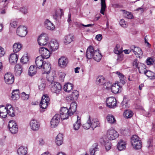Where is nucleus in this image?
I'll return each instance as SVG.
<instances>
[{
	"instance_id": "nucleus-1",
	"label": "nucleus",
	"mask_w": 155,
	"mask_h": 155,
	"mask_svg": "<svg viewBox=\"0 0 155 155\" xmlns=\"http://www.w3.org/2000/svg\"><path fill=\"white\" fill-rule=\"evenodd\" d=\"M131 143L134 149L139 150L142 147V143L139 137L137 135H134L131 138Z\"/></svg>"
},
{
	"instance_id": "nucleus-2",
	"label": "nucleus",
	"mask_w": 155,
	"mask_h": 155,
	"mask_svg": "<svg viewBox=\"0 0 155 155\" xmlns=\"http://www.w3.org/2000/svg\"><path fill=\"white\" fill-rule=\"evenodd\" d=\"M54 11L53 18L55 21H59L64 15V11L62 9L58 8L54 9Z\"/></svg>"
},
{
	"instance_id": "nucleus-3",
	"label": "nucleus",
	"mask_w": 155,
	"mask_h": 155,
	"mask_svg": "<svg viewBox=\"0 0 155 155\" xmlns=\"http://www.w3.org/2000/svg\"><path fill=\"white\" fill-rule=\"evenodd\" d=\"M48 40V36L45 33L41 34L38 39V44L41 46H45L47 44Z\"/></svg>"
},
{
	"instance_id": "nucleus-4",
	"label": "nucleus",
	"mask_w": 155,
	"mask_h": 155,
	"mask_svg": "<svg viewBox=\"0 0 155 155\" xmlns=\"http://www.w3.org/2000/svg\"><path fill=\"white\" fill-rule=\"evenodd\" d=\"M119 136L117 132L113 129H109L107 133V138L109 140H112L116 139Z\"/></svg>"
},
{
	"instance_id": "nucleus-5",
	"label": "nucleus",
	"mask_w": 155,
	"mask_h": 155,
	"mask_svg": "<svg viewBox=\"0 0 155 155\" xmlns=\"http://www.w3.org/2000/svg\"><path fill=\"white\" fill-rule=\"evenodd\" d=\"M61 89V86L59 83L56 82L51 83V90L52 93L58 94Z\"/></svg>"
},
{
	"instance_id": "nucleus-6",
	"label": "nucleus",
	"mask_w": 155,
	"mask_h": 155,
	"mask_svg": "<svg viewBox=\"0 0 155 155\" xmlns=\"http://www.w3.org/2000/svg\"><path fill=\"white\" fill-rule=\"evenodd\" d=\"M70 113L71 112L69 111V109L67 107H62L60 111V114L61 115V119L63 120L68 119L69 116L72 115L70 114Z\"/></svg>"
},
{
	"instance_id": "nucleus-7",
	"label": "nucleus",
	"mask_w": 155,
	"mask_h": 155,
	"mask_svg": "<svg viewBox=\"0 0 155 155\" xmlns=\"http://www.w3.org/2000/svg\"><path fill=\"white\" fill-rule=\"evenodd\" d=\"M107 106L110 108H115L117 105L116 99L114 97H110L106 101Z\"/></svg>"
},
{
	"instance_id": "nucleus-8",
	"label": "nucleus",
	"mask_w": 155,
	"mask_h": 155,
	"mask_svg": "<svg viewBox=\"0 0 155 155\" xmlns=\"http://www.w3.org/2000/svg\"><path fill=\"white\" fill-rule=\"evenodd\" d=\"M27 28L25 26H20L17 28L16 33L18 35L21 37L25 36L27 33Z\"/></svg>"
},
{
	"instance_id": "nucleus-9",
	"label": "nucleus",
	"mask_w": 155,
	"mask_h": 155,
	"mask_svg": "<svg viewBox=\"0 0 155 155\" xmlns=\"http://www.w3.org/2000/svg\"><path fill=\"white\" fill-rule=\"evenodd\" d=\"M39 52L41 55L40 56H42L44 58L47 59L50 56V51L46 48H40L39 50Z\"/></svg>"
},
{
	"instance_id": "nucleus-10",
	"label": "nucleus",
	"mask_w": 155,
	"mask_h": 155,
	"mask_svg": "<svg viewBox=\"0 0 155 155\" xmlns=\"http://www.w3.org/2000/svg\"><path fill=\"white\" fill-rule=\"evenodd\" d=\"M8 127L10 131L12 134H15L17 132L18 127L15 121L13 120L9 121Z\"/></svg>"
},
{
	"instance_id": "nucleus-11",
	"label": "nucleus",
	"mask_w": 155,
	"mask_h": 155,
	"mask_svg": "<svg viewBox=\"0 0 155 155\" xmlns=\"http://www.w3.org/2000/svg\"><path fill=\"white\" fill-rule=\"evenodd\" d=\"M60 117L61 115L59 114H56L53 117L51 121V128H55L57 126L60 122Z\"/></svg>"
},
{
	"instance_id": "nucleus-12",
	"label": "nucleus",
	"mask_w": 155,
	"mask_h": 155,
	"mask_svg": "<svg viewBox=\"0 0 155 155\" xmlns=\"http://www.w3.org/2000/svg\"><path fill=\"white\" fill-rule=\"evenodd\" d=\"M5 82L7 84H12L14 81V78L13 75L12 73L6 74L4 77Z\"/></svg>"
},
{
	"instance_id": "nucleus-13",
	"label": "nucleus",
	"mask_w": 155,
	"mask_h": 155,
	"mask_svg": "<svg viewBox=\"0 0 155 155\" xmlns=\"http://www.w3.org/2000/svg\"><path fill=\"white\" fill-rule=\"evenodd\" d=\"M48 46L50 49V50H51L52 51H53L58 48L59 44L56 40L52 39L49 43Z\"/></svg>"
},
{
	"instance_id": "nucleus-14",
	"label": "nucleus",
	"mask_w": 155,
	"mask_h": 155,
	"mask_svg": "<svg viewBox=\"0 0 155 155\" xmlns=\"http://www.w3.org/2000/svg\"><path fill=\"white\" fill-rule=\"evenodd\" d=\"M30 125L32 130L34 131L38 130L40 127V124L37 120L35 119H32L30 122Z\"/></svg>"
},
{
	"instance_id": "nucleus-15",
	"label": "nucleus",
	"mask_w": 155,
	"mask_h": 155,
	"mask_svg": "<svg viewBox=\"0 0 155 155\" xmlns=\"http://www.w3.org/2000/svg\"><path fill=\"white\" fill-rule=\"evenodd\" d=\"M131 51L137 55V57L140 58L143 54L142 50L139 48L136 47L135 45H132L131 47Z\"/></svg>"
},
{
	"instance_id": "nucleus-16",
	"label": "nucleus",
	"mask_w": 155,
	"mask_h": 155,
	"mask_svg": "<svg viewBox=\"0 0 155 155\" xmlns=\"http://www.w3.org/2000/svg\"><path fill=\"white\" fill-rule=\"evenodd\" d=\"M42 71L43 74L49 73L51 70V64L48 62H45L42 66Z\"/></svg>"
},
{
	"instance_id": "nucleus-17",
	"label": "nucleus",
	"mask_w": 155,
	"mask_h": 155,
	"mask_svg": "<svg viewBox=\"0 0 155 155\" xmlns=\"http://www.w3.org/2000/svg\"><path fill=\"white\" fill-rule=\"evenodd\" d=\"M68 62V59L66 58L62 57L58 60V65L61 67L64 68L66 66Z\"/></svg>"
},
{
	"instance_id": "nucleus-18",
	"label": "nucleus",
	"mask_w": 155,
	"mask_h": 155,
	"mask_svg": "<svg viewBox=\"0 0 155 155\" xmlns=\"http://www.w3.org/2000/svg\"><path fill=\"white\" fill-rule=\"evenodd\" d=\"M95 50L92 46H90L87 48L86 53V56L87 58L90 59L94 56Z\"/></svg>"
},
{
	"instance_id": "nucleus-19",
	"label": "nucleus",
	"mask_w": 155,
	"mask_h": 155,
	"mask_svg": "<svg viewBox=\"0 0 155 155\" xmlns=\"http://www.w3.org/2000/svg\"><path fill=\"white\" fill-rule=\"evenodd\" d=\"M35 63L36 66L39 69L43 66L44 63H45L43 61V58L41 56H39L36 58Z\"/></svg>"
},
{
	"instance_id": "nucleus-20",
	"label": "nucleus",
	"mask_w": 155,
	"mask_h": 155,
	"mask_svg": "<svg viewBox=\"0 0 155 155\" xmlns=\"http://www.w3.org/2000/svg\"><path fill=\"white\" fill-rule=\"evenodd\" d=\"M45 27L48 30H53L55 28V26L49 20L47 19L45 21Z\"/></svg>"
},
{
	"instance_id": "nucleus-21",
	"label": "nucleus",
	"mask_w": 155,
	"mask_h": 155,
	"mask_svg": "<svg viewBox=\"0 0 155 155\" xmlns=\"http://www.w3.org/2000/svg\"><path fill=\"white\" fill-rule=\"evenodd\" d=\"M110 88L112 92L114 94H116L121 91V87L118 84H113Z\"/></svg>"
},
{
	"instance_id": "nucleus-22",
	"label": "nucleus",
	"mask_w": 155,
	"mask_h": 155,
	"mask_svg": "<svg viewBox=\"0 0 155 155\" xmlns=\"http://www.w3.org/2000/svg\"><path fill=\"white\" fill-rule=\"evenodd\" d=\"M27 147L21 146L18 148L17 152L18 155H26L27 153Z\"/></svg>"
},
{
	"instance_id": "nucleus-23",
	"label": "nucleus",
	"mask_w": 155,
	"mask_h": 155,
	"mask_svg": "<svg viewBox=\"0 0 155 155\" xmlns=\"http://www.w3.org/2000/svg\"><path fill=\"white\" fill-rule=\"evenodd\" d=\"M55 142L58 146L61 145L63 142V135L62 134L59 133L56 137Z\"/></svg>"
},
{
	"instance_id": "nucleus-24",
	"label": "nucleus",
	"mask_w": 155,
	"mask_h": 155,
	"mask_svg": "<svg viewBox=\"0 0 155 155\" xmlns=\"http://www.w3.org/2000/svg\"><path fill=\"white\" fill-rule=\"evenodd\" d=\"M18 55L16 54H11L9 58V62L11 64L16 63L18 61Z\"/></svg>"
},
{
	"instance_id": "nucleus-25",
	"label": "nucleus",
	"mask_w": 155,
	"mask_h": 155,
	"mask_svg": "<svg viewBox=\"0 0 155 155\" xmlns=\"http://www.w3.org/2000/svg\"><path fill=\"white\" fill-rule=\"evenodd\" d=\"M126 143L125 142L121 140L119 141L117 145V147L118 150L120 151L124 150L126 148Z\"/></svg>"
},
{
	"instance_id": "nucleus-26",
	"label": "nucleus",
	"mask_w": 155,
	"mask_h": 155,
	"mask_svg": "<svg viewBox=\"0 0 155 155\" xmlns=\"http://www.w3.org/2000/svg\"><path fill=\"white\" fill-rule=\"evenodd\" d=\"M91 127L93 129L97 127L100 126V123L97 119L94 118L91 121Z\"/></svg>"
},
{
	"instance_id": "nucleus-27",
	"label": "nucleus",
	"mask_w": 155,
	"mask_h": 155,
	"mask_svg": "<svg viewBox=\"0 0 155 155\" xmlns=\"http://www.w3.org/2000/svg\"><path fill=\"white\" fill-rule=\"evenodd\" d=\"M22 68L20 64H18L15 66V71L16 76H19L22 73Z\"/></svg>"
},
{
	"instance_id": "nucleus-28",
	"label": "nucleus",
	"mask_w": 155,
	"mask_h": 155,
	"mask_svg": "<svg viewBox=\"0 0 155 155\" xmlns=\"http://www.w3.org/2000/svg\"><path fill=\"white\" fill-rule=\"evenodd\" d=\"M98 51V50H95L94 56L93 57V59L97 61H99L102 58V55Z\"/></svg>"
},
{
	"instance_id": "nucleus-29",
	"label": "nucleus",
	"mask_w": 155,
	"mask_h": 155,
	"mask_svg": "<svg viewBox=\"0 0 155 155\" xmlns=\"http://www.w3.org/2000/svg\"><path fill=\"white\" fill-rule=\"evenodd\" d=\"M105 78L103 76H99L96 79V83L97 85H103L105 83Z\"/></svg>"
},
{
	"instance_id": "nucleus-30",
	"label": "nucleus",
	"mask_w": 155,
	"mask_h": 155,
	"mask_svg": "<svg viewBox=\"0 0 155 155\" xmlns=\"http://www.w3.org/2000/svg\"><path fill=\"white\" fill-rule=\"evenodd\" d=\"M19 97V93L18 89L14 90L12 92V100H17Z\"/></svg>"
},
{
	"instance_id": "nucleus-31",
	"label": "nucleus",
	"mask_w": 155,
	"mask_h": 155,
	"mask_svg": "<svg viewBox=\"0 0 155 155\" xmlns=\"http://www.w3.org/2000/svg\"><path fill=\"white\" fill-rule=\"evenodd\" d=\"M37 68L36 67L35 68L34 65H31L29 68L28 71V74L31 76H34L36 72V68Z\"/></svg>"
},
{
	"instance_id": "nucleus-32",
	"label": "nucleus",
	"mask_w": 155,
	"mask_h": 155,
	"mask_svg": "<svg viewBox=\"0 0 155 155\" xmlns=\"http://www.w3.org/2000/svg\"><path fill=\"white\" fill-rule=\"evenodd\" d=\"M77 104L75 102H72L70 104V107L69 108V111L71 113L70 114L73 115L76 110Z\"/></svg>"
},
{
	"instance_id": "nucleus-33",
	"label": "nucleus",
	"mask_w": 155,
	"mask_h": 155,
	"mask_svg": "<svg viewBox=\"0 0 155 155\" xmlns=\"http://www.w3.org/2000/svg\"><path fill=\"white\" fill-rule=\"evenodd\" d=\"M22 45L19 43H15L13 46V51L14 53H17L21 48Z\"/></svg>"
},
{
	"instance_id": "nucleus-34",
	"label": "nucleus",
	"mask_w": 155,
	"mask_h": 155,
	"mask_svg": "<svg viewBox=\"0 0 155 155\" xmlns=\"http://www.w3.org/2000/svg\"><path fill=\"white\" fill-rule=\"evenodd\" d=\"M46 100H47L45 101L44 100V98L42 97L40 104V105L42 109H45L46 108L49 104V103H48V99H47Z\"/></svg>"
},
{
	"instance_id": "nucleus-35",
	"label": "nucleus",
	"mask_w": 155,
	"mask_h": 155,
	"mask_svg": "<svg viewBox=\"0 0 155 155\" xmlns=\"http://www.w3.org/2000/svg\"><path fill=\"white\" fill-rule=\"evenodd\" d=\"M73 39L72 35L69 34L65 37L64 43L66 44H69L73 41Z\"/></svg>"
},
{
	"instance_id": "nucleus-36",
	"label": "nucleus",
	"mask_w": 155,
	"mask_h": 155,
	"mask_svg": "<svg viewBox=\"0 0 155 155\" xmlns=\"http://www.w3.org/2000/svg\"><path fill=\"white\" fill-rule=\"evenodd\" d=\"M144 74L150 79L153 80L155 78V74L150 70H146Z\"/></svg>"
},
{
	"instance_id": "nucleus-37",
	"label": "nucleus",
	"mask_w": 155,
	"mask_h": 155,
	"mask_svg": "<svg viewBox=\"0 0 155 155\" xmlns=\"http://www.w3.org/2000/svg\"><path fill=\"white\" fill-rule=\"evenodd\" d=\"M139 66L137 68L138 69L140 73H144L146 71V67L145 64L142 63H139Z\"/></svg>"
},
{
	"instance_id": "nucleus-38",
	"label": "nucleus",
	"mask_w": 155,
	"mask_h": 155,
	"mask_svg": "<svg viewBox=\"0 0 155 155\" xmlns=\"http://www.w3.org/2000/svg\"><path fill=\"white\" fill-rule=\"evenodd\" d=\"M106 119L107 121L111 124H114L116 122L114 117L111 114H108L107 116Z\"/></svg>"
},
{
	"instance_id": "nucleus-39",
	"label": "nucleus",
	"mask_w": 155,
	"mask_h": 155,
	"mask_svg": "<svg viewBox=\"0 0 155 155\" xmlns=\"http://www.w3.org/2000/svg\"><path fill=\"white\" fill-rule=\"evenodd\" d=\"M147 147L148 148L149 150L152 152L153 150V141L152 139H149L147 143Z\"/></svg>"
},
{
	"instance_id": "nucleus-40",
	"label": "nucleus",
	"mask_w": 155,
	"mask_h": 155,
	"mask_svg": "<svg viewBox=\"0 0 155 155\" xmlns=\"http://www.w3.org/2000/svg\"><path fill=\"white\" fill-rule=\"evenodd\" d=\"M101 9L100 13L104 15V11L106 8V6L105 3V0H101Z\"/></svg>"
},
{
	"instance_id": "nucleus-41",
	"label": "nucleus",
	"mask_w": 155,
	"mask_h": 155,
	"mask_svg": "<svg viewBox=\"0 0 155 155\" xmlns=\"http://www.w3.org/2000/svg\"><path fill=\"white\" fill-rule=\"evenodd\" d=\"M134 114L133 112L130 110H126L124 112V115L125 116L126 118H129L132 117Z\"/></svg>"
},
{
	"instance_id": "nucleus-42",
	"label": "nucleus",
	"mask_w": 155,
	"mask_h": 155,
	"mask_svg": "<svg viewBox=\"0 0 155 155\" xmlns=\"http://www.w3.org/2000/svg\"><path fill=\"white\" fill-rule=\"evenodd\" d=\"M73 88V85L71 83H67L65 84L63 87L64 91L69 92Z\"/></svg>"
},
{
	"instance_id": "nucleus-43",
	"label": "nucleus",
	"mask_w": 155,
	"mask_h": 155,
	"mask_svg": "<svg viewBox=\"0 0 155 155\" xmlns=\"http://www.w3.org/2000/svg\"><path fill=\"white\" fill-rule=\"evenodd\" d=\"M81 125L80 118L79 116H77V120L75 123L73 125V128L75 130H78Z\"/></svg>"
},
{
	"instance_id": "nucleus-44",
	"label": "nucleus",
	"mask_w": 155,
	"mask_h": 155,
	"mask_svg": "<svg viewBox=\"0 0 155 155\" xmlns=\"http://www.w3.org/2000/svg\"><path fill=\"white\" fill-rule=\"evenodd\" d=\"M92 148L90 150V155H94L95 152L98 150V146L96 143L94 144Z\"/></svg>"
},
{
	"instance_id": "nucleus-45",
	"label": "nucleus",
	"mask_w": 155,
	"mask_h": 155,
	"mask_svg": "<svg viewBox=\"0 0 155 155\" xmlns=\"http://www.w3.org/2000/svg\"><path fill=\"white\" fill-rule=\"evenodd\" d=\"M91 120L90 116H88V119L86 123L84 124L83 125V127L85 129H89L90 127H91Z\"/></svg>"
},
{
	"instance_id": "nucleus-46",
	"label": "nucleus",
	"mask_w": 155,
	"mask_h": 155,
	"mask_svg": "<svg viewBox=\"0 0 155 155\" xmlns=\"http://www.w3.org/2000/svg\"><path fill=\"white\" fill-rule=\"evenodd\" d=\"M116 73L118 75V77L120 78V82L122 83V84H124L125 83V81L124 80L125 77L124 75L122 74L121 73H120L119 71H117Z\"/></svg>"
},
{
	"instance_id": "nucleus-47",
	"label": "nucleus",
	"mask_w": 155,
	"mask_h": 155,
	"mask_svg": "<svg viewBox=\"0 0 155 155\" xmlns=\"http://www.w3.org/2000/svg\"><path fill=\"white\" fill-rule=\"evenodd\" d=\"M71 95L72 96V98H74V101H76L77 100L78 98L79 95V92L77 90H74L72 92Z\"/></svg>"
},
{
	"instance_id": "nucleus-48",
	"label": "nucleus",
	"mask_w": 155,
	"mask_h": 155,
	"mask_svg": "<svg viewBox=\"0 0 155 155\" xmlns=\"http://www.w3.org/2000/svg\"><path fill=\"white\" fill-rule=\"evenodd\" d=\"M146 61L147 65H152L155 63V58L152 57L148 58Z\"/></svg>"
},
{
	"instance_id": "nucleus-49",
	"label": "nucleus",
	"mask_w": 155,
	"mask_h": 155,
	"mask_svg": "<svg viewBox=\"0 0 155 155\" xmlns=\"http://www.w3.org/2000/svg\"><path fill=\"white\" fill-rule=\"evenodd\" d=\"M3 109L4 112L1 111V110L0 109V115L2 117L5 118L7 117L8 113L6 107L3 108Z\"/></svg>"
},
{
	"instance_id": "nucleus-50",
	"label": "nucleus",
	"mask_w": 155,
	"mask_h": 155,
	"mask_svg": "<svg viewBox=\"0 0 155 155\" xmlns=\"http://www.w3.org/2000/svg\"><path fill=\"white\" fill-rule=\"evenodd\" d=\"M28 57L26 55H23L21 59V62L23 64H25L28 61Z\"/></svg>"
},
{
	"instance_id": "nucleus-51",
	"label": "nucleus",
	"mask_w": 155,
	"mask_h": 155,
	"mask_svg": "<svg viewBox=\"0 0 155 155\" xmlns=\"http://www.w3.org/2000/svg\"><path fill=\"white\" fill-rule=\"evenodd\" d=\"M109 141L105 136L100 138V142L102 145H105L107 143V142H109Z\"/></svg>"
},
{
	"instance_id": "nucleus-52",
	"label": "nucleus",
	"mask_w": 155,
	"mask_h": 155,
	"mask_svg": "<svg viewBox=\"0 0 155 155\" xmlns=\"http://www.w3.org/2000/svg\"><path fill=\"white\" fill-rule=\"evenodd\" d=\"M8 114L11 117H14L15 116V112L13 108L10 109V110H7Z\"/></svg>"
},
{
	"instance_id": "nucleus-53",
	"label": "nucleus",
	"mask_w": 155,
	"mask_h": 155,
	"mask_svg": "<svg viewBox=\"0 0 155 155\" xmlns=\"http://www.w3.org/2000/svg\"><path fill=\"white\" fill-rule=\"evenodd\" d=\"M20 11L24 14L28 12V8L26 6H23L20 8Z\"/></svg>"
},
{
	"instance_id": "nucleus-54",
	"label": "nucleus",
	"mask_w": 155,
	"mask_h": 155,
	"mask_svg": "<svg viewBox=\"0 0 155 155\" xmlns=\"http://www.w3.org/2000/svg\"><path fill=\"white\" fill-rule=\"evenodd\" d=\"M119 24L123 27H126L127 26V22L123 19H121L119 22Z\"/></svg>"
},
{
	"instance_id": "nucleus-55",
	"label": "nucleus",
	"mask_w": 155,
	"mask_h": 155,
	"mask_svg": "<svg viewBox=\"0 0 155 155\" xmlns=\"http://www.w3.org/2000/svg\"><path fill=\"white\" fill-rule=\"evenodd\" d=\"M21 96L23 100L28 99L29 97L28 95L26 94L24 92H23L21 94Z\"/></svg>"
},
{
	"instance_id": "nucleus-56",
	"label": "nucleus",
	"mask_w": 155,
	"mask_h": 155,
	"mask_svg": "<svg viewBox=\"0 0 155 155\" xmlns=\"http://www.w3.org/2000/svg\"><path fill=\"white\" fill-rule=\"evenodd\" d=\"M103 85L104 86H106V88L107 89L110 88L111 87V84L110 83L109 81H106V80H105V83H104V84H103Z\"/></svg>"
},
{
	"instance_id": "nucleus-57",
	"label": "nucleus",
	"mask_w": 155,
	"mask_h": 155,
	"mask_svg": "<svg viewBox=\"0 0 155 155\" xmlns=\"http://www.w3.org/2000/svg\"><path fill=\"white\" fill-rule=\"evenodd\" d=\"M126 100V99L124 97L123 100L121 103V105L123 107V108L127 107V102Z\"/></svg>"
},
{
	"instance_id": "nucleus-58",
	"label": "nucleus",
	"mask_w": 155,
	"mask_h": 155,
	"mask_svg": "<svg viewBox=\"0 0 155 155\" xmlns=\"http://www.w3.org/2000/svg\"><path fill=\"white\" fill-rule=\"evenodd\" d=\"M104 145L106 149L107 150H109L111 148V143L109 142H109H107V143H106Z\"/></svg>"
},
{
	"instance_id": "nucleus-59",
	"label": "nucleus",
	"mask_w": 155,
	"mask_h": 155,
	"mask_svg": "<svg viewBox=\"0 0 155 155\" xmlns=\"http://www.w3.org/2000/svg\"><path fill=\"white\" fill-rule=\"evenodd\" d=\"M124 11V13H125L127 15V16H125L127 18L130 19H131L132 18L133 16L130 13L125 11Z\"/></svg>"
},
{
	"instance_id": "nucleus-60",
	"label": "nucleus",
	"mask_w": 155,
	"mask_h": 155,
	"mask_svg": "<svg viewBox=\"0 0 155 155\" xmlns=\"http://www.w3.org/2000/svg\"><path fill=\"white\" fill-rule=\"evenodd\" d=\"M137 60H135L133 62V65L134 68H138L139 66V63H140Z\"/></svg>"
},
{
	"instance_id": "nucleus-61",
	"label": "nucleus",
	"mask_w": 155,
	"mask_h": 155,
	"mask_svg": "<svg viewBox=\"0 0 155 155\" xmlns=\"http://www.w3.org/2000/svg\"><path fill=\"white\" fill-rule=\"evenodd\" d=\"M46 87V84L45 83H41L38 86V88L39 90L42 91L45 89Z\"/></svg>"
},
{
	"instance_id": "nucleus-62",
	"label": "nucleus",
	"mask_w": 155,
	"mask_h": 155,
	"mask_svg": "<svg viewBox=\"0 0 155 155\" xmlns=\"http://www.w3.org/2000/svg\"><path fill=\"white\" fill-rule=\"evenodd\" d=\"M66 100L68 102H70L73 101H74V98H72L71 95H69L66 98Z\"/></svg>"
},
{
	"instance_id": "nucleus-63",
	"label": "nucleus",
	"mask_w": 155,
	"mask_h": 155,
	"mask_svg": "<svg viewBox=\"0 0 155 155\" xmlns=\"http://www.w3.org/2000/svg\"><path fill=\"white\" fill-rule=\"evenodd\" d=\"M5 52L3 48L0 46V57H2L4 56Z\"/></svg>"
},
{
	"instance_id": "nucleus-64",
	"label": "nucleus",
	"mask_w": 155,
	"mask_h": 155,
	"mask_svg": "<svg viewBox=\"0 0 155 155\" xmlns=\"http://www.w3.org/2000/svg\"><path fill=\"white\" fill-rule=\"evenodd\" d=\"M114 52L116 54H120L122 52V51L120 50H119L117 47L114 49Z\"/></svg>"
}]
</instances>
